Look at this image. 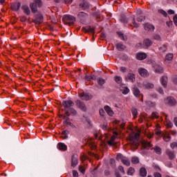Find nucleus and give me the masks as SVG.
<instances>
[{
	"label": "nucleus",
	"mask_w": 177,
	"mask_h": 177,
	"mask_svg": "<svg viewBox=\"0 0 177 177\" xmlns=\"http://www.w3.org/2000/svg\"><path fill=\"white\" fill-rule=\"evenodd\" d=\"M77 165H78V157L75 155H73L71 159V167L75 168Z\"/></svg>",
	"instance_id": "obj_9"
},
{
	"label": "nucleus",
	"mask_w": 177,
	"mask_h": 177,
	"mask_svg": "<svg viewBox=\"0 0 177 177\" xmlns=\"http://www.w3.org/2000/svg\"><path fill=\"white\" fill-rule=\"evenodd\" d=\"M123 95H128L129 93V88L128 87H124L120 89Z\"/></svg>",
	"instance_id": "obj_32"
},
{
	"label": "nucleus",
	"mask_w": 177,
	"mask_h": 177,
	"mask_svg": "<svg viewBox=\"0 0 177 177\" xmlns=\"http://www.w3.org/2000/svg\"><path fill=\"white\" fill-rule=\"evenodd\" d=\"M145 30L146 31H154V26L149 24H145L144 25Z\"/></svg>",
	"instance_id": "obj_17"
},
{
	"label": "nucleus",
	"mask_w": 177,
	"mask_h": 177,
	"mask_svg": "<svg viewBox=\"0 0 177 177\" xmlns=\"http://www.w3.org/2000/svg\"><path fill=\"white\" fill-rule=\"evenodd\" d=\"M120 21H122V23H128V18L126 17H121Z\"/></svg>",
	"instance_id": "obj_47"
},
{
	"label": "nucleus",
	"mask_w": 177,
	"mask_h": 177,
	"mask_svg": "<svg viewBox=\"0 0 177 177\" xmlns=\"http://www.w3.org/2000/svg\"><path fill=\"white\" fill-rule=\"evenodd\" d=\"M153 39H155L156 41H161V36L158 34L153 35Z\"/></svg>",
	"instance_id": "obj_45"
},
{
	"label": "nucleus",
	"mask_w": 177,
	"mask_h": 177,
	"mask_svg": "<svg viewBox=\"0 0 177 177\" xmlns=\"http://www.w3.org/2000/svg\"><path fill=\"white\" fill-rule=\"evenodd\" d=\"M42 5L41 0H33V2L29 4L32 13H37L38 12V8H42Z\"/></svg>",
	"instance_id": "obj_1"
},
{
	"label": "nucleus",
	"mask_w": 177,
	"mask_h": 177,
	"mask_svg": "<svg viewBox=\"0 0 177 177\" xmlns=\"http://www.w3.org/2000/svg\"><path fill=\"white\" fill-rule=\"evenodd\" d=\"M120 71H121V73H123V74H124V73H127V71H128V69L125 66H121Z\"/></svg>",
	"instance_id": "obj_49"
},
{
	"label": "nucleus",
	"mask_w": 177,
	"mask_h": 177,
	"mask_svg": "<svg viewBox=\"0 0 177 177\" xmlns=\"http://www.w3.org/2000/svg\"><path fill=\"white\" fill-rule=\"evenodd\" d=\"M118 35H119L120 38H121V39H122L123 41H127L128 39L127 35H124V33L121 32H118Z\"/></svg>",
	"instance_id": "obj_29"
},
{
	"label": "nucleus",
	"mask_w": 177,
	"mask_h": 177,
	"mask_svg": "<svg viewBox=\"0 0 177 177\" xmlns=\"http://www.w3.org/2000/svg\"><path fill=\"white\" fill-rule=\"evenodd\" d=\"M101 128L104 130L106 131L107 129V123H103L102 125H101Z\"/></svg>",
	"instance_id": "obj_53"
},
{
	"label": "nucleus",
	"mask_w": 177,
	"mask_h": 177,
	"mask_svg": "<svg viewBox=\"0 0 177 177\" xmlns=\"http://www.w3.org/2000/svg\"><path fill=\"white\" fill-rule=\"evenodd\" d=\"M124 156L121 153H118L116 156V159L117 160H120L121 161H122V160H124Z\"/></svg>",
	"instance_id": "obj_46"
},
{
	"label": "nucleus",
	"mask_w": 177,
	"mask_h": 177,
	"mask_svg": "<svg viewBox=\"0 0 177 177\" xmlns=\"http://www.w3.org/2000/svg\"><path fill=\"white\" fill-rule=\"evenodd\" d=\"M73 177H78V171L73 170Z\"/></svg>",
	"instance_id": "obj_62"
},
{
	"label": "nucleus",
	"mask_w": 177,
	"mask_h": 177,
	"mask_svg": "<svg viewBox=\"0 0 177 177\" xmlns=\"http://www.w3.org/2000/svg\"><path fill=\"white\" fill-rule=\"evenodd\" d=\"M78 169L80 172L82 173L83 174H85V168H84V167L80 166Z\"/></svg>",
	"instance_id": "obj_50"
},
{
	"label": "nucleus",
	"mask_w": 177,
	"mask_h": 177,
	"mask_svg": "<svg viewBox=\"0 0 177 177\" xmlns=\"http://www.w3.org/2000/svg\"><path fill=\"white\" fill-rule=\"evenodd\" d=\"M159 50H161L162 52H167V46L162 45L160 47Z\"/></svg>",
	"instance_id": "obj_48"
},
{
	"label": "nucleus",
	"mask_w": 177,
	"mask_h": 177,
	"mask_svg": "<svg viewBox=\"0 0 177 177\" xmlns=\"http://www.w3.org/2000/svg\"><path fill=\"white\" fill-rule=\"evenodd\" d=\"M20 8H21V2L14 3L11 6V9L12 10H15L16 12H19V10H20Z\"/></svg>",
	"instance_id": "obj_8"
},
{
	"label": "nucleus",
	"mask_w": 177,
	"mask_h": 177,
	"mask_svg": "<svg viewBox=\"0 0 177 177\" xmlns=\"http://www.w3.org/2000/svg\"><path fill=\"white\" fill-rule=\"evenodd\" d=\"M59 150H62L63 151H66L67 150V145L63 142H59L57 145Z\"/></svg>",
	"instance_id": "obj_18"
},
{
	"label": "nucleus",
	"mask_w": 177,
	"mask_h": 177,
	"mask_svg": "<svg viewBox=\"0 0 177 177\" xmlns=\"http://www.w3.org/2000/svg\"><path fill=\"white\" fill-rule=\"evenodd\" d=\"M97 84L99 85H100V86H103V85H104V84H106V80L104 79H103L102 77H100L97 80Z\"/></svg>",
	"instance_id": "obj_30"
},
{
	"label": "nucleus",
	"mask_w": 177,
	"mask_h": 177,
	"mask_svg": "<svg viewBox=\"0 0 177 177\" xmlns=\"http://www.w3.org/2000/svg\"><path fill=\"white\" fill-rule=\"evenodd\" d=\"M115 177H122L121 174H120V171H118V170H115Z\"/></svg>",
	"instance_id": "obj_58"
},
{
	"label": "nucleus",
	"mask_w": 177,
	"mask_h": 177,
	"mask_svg": "<svg viewBox=\"0 0 177 177\" xmlns=\"http://www.w3.org/2000/svg\"><path fill=\"white\" fill-rule=\"evenodd\" d=\"M133 174H135V169H133V167H129L128 171H127V175H133Z\"/></svg>",
	"instance_id": "obj_35"
},
{
	"label": "nucleus",
	"mask_w": 177,
	"mask_h": 177,
	"mask_svg": "<svg viewBox=\"0 0 177 177\" xmlns=\"http://www.w3.org/2000/svg\"><path fill=\"white\" fill-rule=\"evenodd\" d=\"M116 48L118 50L122 51L125 49V46L121 43H118L116 44Z\"/></svg>",
	"instance_id": "obj_28"
},
{
	"label": "nucleus",
	"mask_w": 177,
	"mask_h": 177,
	"mask_svg": "<svg viewBox=\"0 0 177 177\" xmlns=\"http://www.w3.org/2000/svg\"><path fill=\"white\" fill-rule=\"evenodd\" d=\"M80 96L82 100H89V95L88 93H83Z\"/></svg>",
	"instance_id": "obj_25"
},
{
	"label": "nucleus",
	"mask_w": 177,
	"mask_h": 177,
	"mask_svg": "<svg viewBox=\"0 0 177 177\" xmlns=\"http://www.w3.org/2000/svg\"><path fill=\"white\" fill-rule=\"evenodd\" d=\"M145 20H146V16H140L137 19V21L140 22L145 21Z\"/></svg>",
	"instance_id": "obj_40"
},
{
	"label": "nucleus",
	"mask_w": 177,
	"mask_h": 177,
	"mask_svg": "<svg viewBox=\"0 0 177 177\" xmlns=\"http://www.w3.org/2000/svg\"><path fill=\"white\" fill-rule=\"evenodd\" d=\"M158 13H160V15H162L165 17L168 16V14L164 10H159Z\"/></svg>",
	"instance_id": "obj_42"
},
{
	"label": "nucleus",
	"mask_w": 177,
	"mask_h": 177,
	"mask_svg": "<svg viewBox=\"0 0 177 177\" xmlns=\"http://www.w3.org/2000/svg\"><path fill=\"white\" fill-rule=\"evenodd\" d=\"M86 17H88V14H86L84 12H81L78 14V18L80 20H85V19H86Z\"/></svg>",
	"instance_id": "obj_23"
},
{
	"label": "nucleus",
	"mask_w": 177,
	"mask_h": 177,
	"mask_svg": "<svg viewBox=\"0 0 177 177\" xmlns=\"http://www.w3.org/2000/svg\"><path fill=\"white\" fill-rule=\"evenodd\" d=\"M122 162L127 167H129V165H131V162H129V160L125 158L124 159H122Z\"/></svg>",
	"instance_id": "obj_33"
},
{
	"label": "nucleus",
	"mask_w": 177,
	"mask_h": 177,
	"mask_svg": "<svg viewBox=\"0 0 177 177\" xmlns=\"http://www.w3.org/2000/svg\"><path fill=\"white\" fill-rule=\"evenodd\" d=\"M60 117H62L63 120H65V121H71L70 118H68V117H67L66 115H61Z\"/></svg>",
	"instance_id": "obj_56"
},
{
	"label": "nucleus",
	"mask_w": 177,
	"mask_h": 177,
	"mask_svg": "<svg viewBox=\"0 0 177 177\" xmlns=\"http://www.w3.org/2000/svg\"><path fill=\"white\" fill-rule=\"evenodd\" d=\"M153 68L155 69V73H157L158 74H162V73H164V68L161 64H156Z\"/></svg>",
	"instance_id": "obj_7"
},
{
	"label": "nucleus",
	"mask_w": 177,
	"mask_h": 177,
	"mask_svg": "<svg viewBox=\"0 0 177 177\" xmlns=\"http://www.w3.org/2000/svg\"><path fill=\"white\" fill-rule=\"evenodd\" d=\"M69 111H71V113L72 115H73V116L77 115V114L78 113V112H77V110H76L75 109L73 108V106H72V108H71V109H69Z\"/></svg>",
	"instance_id": "obj_36"
},
{
	"label": "nucleus",
	"mask_w": 177,
	"mask_h": 177,
	"mask_svg": "<svg viewBox=\"0 0 177 177\" xmlns=\"http://www.w3.org/2000/svg\"><path fill=\"white\" fill-rule=\"evenodd\" d=\"M110 165L112 168H114L115 167V160H114V158H111L110 160Z\"/></svg>",
	"instance_id": "obj_44"
},
{
	"label": "nucleus",
	"mask_w": 177,
	"mask_h": 177,
	"mask_svg": "<svg viewBox=\"0 0 177 177\" xmlns=\"http://www.w3.org/2000/svg\"><path fill=\"white\" fill-rule=\"evenodd\" d=\"M173 20L175 26H177V15L174 17Z\"/></svg>",
	"instance_id": "obj_60"
},
{
	"label": "nucleus",
	"mask_w": 177,
	"mask_h": 177,
	"mask_svg": "<svg viewBox=\"0 0 177 177\" xmlns=\"http://www.w3.org/2000/svg\"><path fill=\"white\" fill-rule=\"evenodd\" d=\"M160 82L164 88H167V85L168 84V77H167V76H162Z\"/></svg>",
	"instance_id": "obj_15"
},
{
	"label": "nucleus",
	"mask_w": 177,
	"mask_h": 177,
	"mask_svg": "<svg viewBox=\"0 0 177 177\" xmlns=\"http://www.w3.org/2000/svg\"><path fill=\"white\" fill-rule=\"evenodd\" d=\"M84 80H86V81H91V80H92V75L91 76L86 75L84 77Z\"/></svg>",
	"instance_id": "obj_59"
},
{
	"label": "nucleus",
	"mask_w": 177,
	"mask_h": 177,
	"mask_svg": "<svg viewBox=\"0 0 177 177\" xmlns=\"http://www.w3.org/2000/svg\"><path fill=\"white\" fill-rule=\"evenodd\" d=\"M82 29L85 32H91V34L95 33V28H91L90 26H86V28H82Z\"/></svg>",
	"instance_id": "obj_14"
},
{
	"label": "nucleus",
	"mask_w": 177,
	"mask_h": 177,
	"mask_svg": "<svg viewBox=\"0 0 177 177\" xmlns=\"http://www.w3.org/2000/svg\"><path fill=\"white\" fill-rule=\"evenodd\" d=\"M20 21L22 22V23H24V21H27V17H21L20 18Z\"/></svg>",
	"instance_id": "obj_61"
},
{
	"label": "nucleus",
	"mask_w": 177,
	"mask_h": 177,
	"mask_svg": "<svg viewBox=\"0 0 177 177\" xmlns=\"http://www.w3.org/2000/svg\"><path fill=\"white\" fill-rule=\"evenodd\" d=\"M74 102L72 100H65L62 102V106H64V109H71L72 107H74Z\"/></svg>",
	"instance_id": "obj_2"
},
{
	"label": "nucleus",
	"mask_w": 177,
	"mask_h": 177,
	"mask_svg": "<svg viewBox=\"0 0 177 177\" xmlns=\"http://www.w3.org/2000/svg\"><path fill=\"white\" fill-rule=\"evenodd\" d=\"M145 46L149 48V46H151V45H153V42L149 39H146L145 40Z\"/></svg>",
	"instance_id": "obj_31"
},
{
	"label": "nucleus",
	"mask_w": 177,
	"mask_h": 177,
	"mask_svg": "<svg viewBox=\"0 0 177 177\" xmlns=\"http://www.w3.org/2000/svg\"><path fill=\"white\" fill-rule=\"evenodd\" d=\"M76 106L78 109H80L82 111H86V105H85V104L82 102L81 100H77L76 101Z\"/></svg>",
	"instance_id": "obj_4"
},
{
	"label": "nucleus",
	"mask_w": 177,
	"mask_h": 177,
	"mask_svg": "<svg viewBox=\"0 0 177 177\" xmlns=\"http://www.w3.org/2000/svg\"><path fill=\"white\" fill-rule=\"evenodd\" d=\"M68 131L67 130H64V131H62V135H64V137H62L63 139H68Z\"/></svg>",
	"instance_id": "obj_37"
},
{
	"label": "nucleus",
	"mask_w": 177,
	"mask_h": 177,
	"mask_svg": "<svg viewBox=\"0 0 177 177\" xmlns=\"http://www.w3.org/2000/svg\"><path fill=\"white\" fill-rule=\"evenodd\" d=\"M64 111H65V114L67 115V117H70L71 115V113H70L69 110L67 109H63Z\"/></svg>",
	"instance_id": "obj_55"
},
{
	"label": "nucleus",
	"mask_w": 177,
	"mask_h": 177,
	"mask_svg": "<svg viewBox=\"0 0 177 177\" xmlns=\"http://www.w3.org/2000/svg\"><path fill=\"white\" fill-rule=\"evenodd\" d=\"M104 110L105 111H106L107 114H109V115H110V117H113V114H114V112L111 110V108L106 105L104 106Z\"/></svg>",
	"instance_id": "obj_19"
},
{
	"label": "nucleus",
	"mask_w": 177,
	"mask_h": 177,
	"mask_svg": "<svg viewBox=\"0 0 177 177\" xmlns=\"http://www.w3.org/2000/svg\"><path fill=\"white\" fill-rule=\"evenodd\" d=\"M147 170H146V168L141 167L140 169V174H139V176H142V177H145V176H147Z\"/></svg>",
	"instance_id": "obj_21"
},
{
	"label": "nucleus",
	"mask_w": 177,
	"mask_h": 177,
	"mask_svg": "<svg viewBox=\"0 0 177 177\" xmlns=\"http://www.w3.org/2000/svg\"><path fill=\"white\" fill-rule=\"evenodd\" d=\"M68 127H71L73 129H77V127H75V125H74V124L71 123V122L68 123Z\"/></svg>",
	"instance_id": "obj_52"
},
{
	"label": "nucleus",
	"mask_w": 177,
	"mask_h": 177,
	"mask_svg": "<svg viewBox=\"0 0 177 177\" xmlns=\"http://www.w3.org/2000/svg\"><path fill=\"white\" fill-rule=\"evenodd\" d=\"M131 162L133 164H139V158L138 157H133L131 158Z\"/></svg>",
	"instance_id": "obj_38"
},
{
	"label": "nucleus",
	"mask_w": 177,
	"mask_h": 177,
	"mask_svg": "<svg viewBox=\"0 0 177 177\" xmlns=\"http://www.w3.org/2000/svg\"><path fill=\"white\" fill-rule=\"evenodd\" d=\"M155 153H156V154H160L161 153V148L158 147H156L155 148H153Z\"/></svg>",
	"instance_id": "obj_41"
},
{
	"label": "nucleus",
	"mask_w": 177,
	"mask_h": 177,
	"mask_svg": "<svg viewBox=\"0 0 177 177\" xmlns=\"http://www.w3.org/2000/svg\"><path fill=\"white\" fill-rule=\"evenodd\" d=\"M80 8L86 10V9L89 8V3L86 0H82V1L79 4Z\"/></svg>",
	"instance_id": "obj_5"
},
{
	"label": "nucleus",
	"mask_w": 177,
	"mask_h": 177,
	"mask_svg": "<svg viewBox=\"0 0 177 177\" xmlns=\"http://www.w3.org/2000/svg\"><path fill=\"white\" fill-rule=\"evenodd\" d=\"M138 73L141 77H147V71L145 68L139 69Z\"/></svg>",
	"instance_id": "obj_24"
},
{
	"label": "nucleus",
	"mask_w": 177,
	"mask_h": 177,
	"mask_svg": "<svg viewBox=\"0 0 177 177\" xmlns=\"http://www.w3.org/2000/svg\"><path fill=\"white\" fill-rule=\"evenodd\" d=\"M143 86L145 89H153L154 88V84L153 83L146 82L143 84Z\"/></svg>",
	"instance_id": "obj_22"
},
{
	"label": "nucleus",
	"mask_w": 177,
	"mask_h": 177,
	"mask_svg": "<svg viewBox=\"0 0 177 177\" xmlns=\"http://www.w3.org/2000/svg\"><path fill=\"white\" fill-rule=\"evenodd\" d=\"M32 21L35 24H41L44 21V16L41 14L37 15Z\"/></svg>",
	"instance_id": "obj_3"
},
{
	"label": "nucleus",
	"mask_w": 177,
	"mask_h": 177,
	"mask_svg": "<svg viewBox=\"0 0 177 177\" xmlns=\"http://www.w3.org/2000/svg\"><path fill=\"white\" fill-rule=\"evenodd\" d=\"M172 59H174L173 54L169 53L166 55V60H172Z\"/></svg>",
	"instance_id": "obj_43"
},
{
	"label": "nucleus",
	"mask_w": 177,
	"mask_h": 177,
	"mask_svg": "<svg viewBox=\"0 0 177 177\" xmlns=\"http://www.w3.org/2000/svg\"><path fill=\"white\" fill-rule=\"evenodd\" d=\"M118 169H119V171H120V172H122V174H125V170H124V167L119 166L118 167Z\"/></svg>",
	"instance_id": "obj_54"
},
{
	"label": "nucleus",
	"mask_w": 177,
	"mask_h": 177,
	"mask_svg": "<svg viewBox=\"0 0 177 177\" xmlns=\"http://www.w3.org/2000/svg\"><path fill=\"white\" fill-rule=\"evenodd\" d=\"M133 94L136 97H140L142 95V93H140V90H139V88L138 87H133Z\"/></svg>",
	"instance_id": "obj_12"
},
{
	"label": "nucleus",
	"mask_w": 177,
	"mask_h": 177,
	"mask_svg": "<svg viewBox=\"0 0 177 177\" xmlns=\"http://www.w3.org/2000/svg\"><path fill=\"white\" fill-rule=\"evenodd\" d=\"M146 57H147V55L145 53H138L136 55V58L138 59V60H145Z\"/></svg>",
	"instance_id": "obj_13"
},
{
	"label": "nucleus",
	"mask_w": 177,
	"mask_h": 177,
	"mask_svg": "<svg viewBox=\"0 0 177 177\" xmlns=\"http://www.w3.org/2000/svg\"><path fill=\"white\" fill-rule=\"evenodd\" d=\"M66 20H68L69 21H72L71 23H68V26H73V24H74V22L73 21H75V18L72 16V15H67L66 17Z\"/></svg>",
	"instance_id": "obj_20"
},
{
	"label": "nucleus",
	"mask_w": 177,
	"mask_h": 177,
	"mask_svg": "<svg viewBox=\"0 0 177 177\" xmlns=\"http://www.w3.org/2000/svg\"><path fill=\"white\" fill-rule=\"evenodd\" d=\"M131 113L133 115H134V118H136V117H138V109L136 108H133L131 110Z\"/></svg>",
	"instance_id": "obj_39"
},
{
	"label": "nucleus",
	"mask_w": 177,
	"mask_h": 177,
	"mask_svg": "<svg viewBox=\"0 0 177 177\" xmlns=\"http://www.w3.org/2000/svg\"><path fill=\"white\" fill-rule=\"evenodd\" d=\"M125 80L130 81V82H134L136 80L135 75L133 73H128L127 77H125Z\"/></svg>",
	"instance_id": "obj_16"
},
{
	"label": "nucleus",
	"mask_w": 177,
	"mask_h": 177,
	"mask_svg": "<svg viewBox=\"0 0 177 177\" xmlns=\"http://www.w3.org/2000/svg\"><path fill=\"white\" fill-rule=\"evenodd\" d=\"M115 82H117V84H122V77H121V76H115Z\"/></svg>",
	"instance_id": "obj_34"
},
{
	"label": "nucleus",
	"mask_w": 177,
	"mask_h": 177,
	"mask_svg": "<svg viewBox=\"0 0 177 177\" xmlns=\"http://www.w3.org/2000/svg\"><path fill=\"white\" fill-rule=\"evenodd\" d=\"M129 140L130 142H131V145L133 146H136V147H138V146H139V142L136 141V140L135 139V136L133 134H131L129 136Z\"/></svg>",
	"instance_id": "obj_6"
},
{
	"label": "nucleus",
	"mask_w": 177,
	"mask_h": 177,
	"mask_svg": "<svg viewBox=\"0 0 177 177\" xmlns=\"http://www.w3.org/2000/svg\"><path fill=\"white\" fill-rule=\"evenodd\" d=\"M153 176L154 177H161V174H160L158 172H156L153 174Z\"/></svg>",
	"instance_id": "obj_64"
},
{
	"label": "nucleus",
	"mask_w": 177,
	"mask_h": 177,
	"mask_svg": "<svg viewBox=\"0 0 177 177\" xmlns=\"http://www.w3.org/2000/svg\"><path fill=\"white\" fill-rule=\"evenodd\" d=\"M152 118H158V113H152Z\"/></svg>",
	"instance_id": "obj_63"
},
{
	"label": "nucleus",
	"mask_w": 177,
	"mask_h": 177,
	"mask_svg": "<svg viewBox=\"0 0 177 177\" xmlns=\"http://www.w3.org/2000/svg\"><path fill=\"white\" fill-rule=\"evenodd\" d=\"M142 146L144 147V149H147V147H153V145H151V144L147 141H142Z\"/></svg>",
	"instance_id": "obj_26"
},
{
	"label": "nucleus",
	"mask_w": 177,
	"mask_h": 177,
	"mask_svg": "<svg viewBox=\"0 0 177 177\" xmlns=\"http://www.w3.org/2000/svg\"><path fill=\"white\" fill-rule=\"evenodd\" d=\"M166 154H167L170 160H174V158H175V154L172 151H171L169 149L166 150Z\"/></svg>",
	"instance_id": "obj_27"
},
{
	"label": "nucleus",
	"mask_w": 177,
	"mask_h": 177,
	"mask_svg": "<svg viewBox=\"0 0 177 177\" xmlns=\"http://www.w3.org/2000/svg\"><path fill=\"white\" fill-rule=\"evenodd\" d=\"M170 147H171V149L174 150V149H175V147H177V142H173L170 145Z\"/></svg>",
	"instance_id": "obj_57"
},
{
	"label": "nucleus",
	"mask_w": 177,
	"mask_h": 177,
	"mask_svg": "<svg viewBox=\"0 0 177 177\" xmlns=\"http://www.w3.org/2000/svg\"><path fill=\"white\" fill-rule=\"evenodd\" d=\"M139 136H140L139 133H137L134 135V139H136V142H139Z\"/></svg>",
	"instance_id": "obj_51"
},
{
	"label": "nucleus",
	"mask_w": 177,
	"mask_h": 177,
	"mask_svg": "<svg viewBox=\"0 0 177 177\" xmlns=\"http://www.w3.org/2000/svg\"><path fill=\"white\" fill-rule=\"evenodd\" d=\"M22 10H24V13L26 15V16H30L31 15V10H30V7L27 5H23L21 6Z\"/></svg>",
	"instance_id": "obj_10"
},
{
	"label": "nucleus",
	"mask_w": 177,
	"mask_h": 177,
	"mask_svg": "<svg viewBox=\"0 0 177 177\" xmlns=\"http://www.w3.org/2000/svg\"><path fill=\"white\" fill-rule=\"evenodd\" d=\"M166 102L169 106H175L176 104V100L173 97H168Z\"/></svg>",
	"instance_id": "obj_11"
}]
</instances>
